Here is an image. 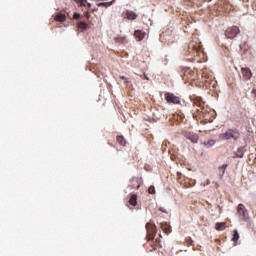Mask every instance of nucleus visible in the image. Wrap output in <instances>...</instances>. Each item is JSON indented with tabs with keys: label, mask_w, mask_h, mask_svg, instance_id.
<instances>
[{
	"label": "nucleus",
	"mask_w": 256,
	"mask_h": 256,
	"mask_svg": "<svg viewBox=\"0 0 256 256\" xmlns=\"http://www.w3.org/2000/svg\"><path fill=\"white\" fill-rule=\"evenodd\" d=\"M55 21H58L59 23H65V21H67V15L58 13L55 16Z\"/></svg>",
	"instance_id": "obj_16"
},
{
	"label": "nucleus",
	"mask_w": 256,
	"mask_h": 256,
	"mask_svg": "<svg viewBox=\"0 0 256 256\" xmlns=\"http://www.w3.org/2000/svg\"><path fill=\"white\" fill-rule=\"evenodd\" d=\"M116 141L117 143H119V145H121L122 147H125V145H127V141L125 140V138L123 136H117L116 137Z\"/></svg>",
	"instance_id": "obj_18"
},
{
	"label": "nucleus",
	"mask_w": 256,
	"mask_h": 256,
	"mask_svg": "<svg viewBox=\"0 0 256 256\" xmlns=\"http://www.w3.org/2000/svg\"><path fill=\"white\" fill-rule=\"evenodd\" d=\"M182 79L184 81H191L196 83V85H205L207 89H215L217 86V81L215 80V76H213V72L209 71L207 68L201 71V75L197 73V70H191V68H184L181 72Z\"/></svg>",
	"instance_id": "obj_1"
},
{
	"label": "nucleus",
	"mask_w": 256,
	"mask_h": 256,
	"mask_svg": "<svg viewBox=\"0 0 256 256\" xmlns=\"http://www.w3.org/2000/svg\"><path fill=\"white\" fill-rule=\"evenodd\" d=\"M184 137L189 139L192 143H197V141H199V135L193 132H185Z\"/></svg>",
	"instance_id": "obj_10"
},
{
	"label": "nucleus",
	"mask_w": 256,
	"mask_h": 256,
	"mask_svg": "<svg viewBox=\"0 0 256 256\" xmlns=\"http://www.w3.org/2000/svg\"><path fill=\"white\" fill-rule=\"evenodd\" d=\"M241 73L243 76L244 81H249L251 77H253V72H251V69L249 68H241Z\"/></svg>",
	"instance_id": "obj_11"
},
{
	"label": "nucleus",
	"mask_w": 256,
	"mask_h": 256,
	"mask_svg": "<svg viewBox=\"0 0 256 256\" xmlns=\"http://www.w3.org/2000/svg\"><path fill=\"white\" fill-rule=\"evenodd\" d=\"M219 139L223 141H239L241 139V132L237 128H229L226 132L219 134Z\"/></svg>",
	"instance_id": "obj_5"
},
{
	"label": "nucleus",
	"mask_w": 256,
	"mask_h": 256,
	"mask_svg": "<svg viewBox=\"0 0 256 256\" xmlns=\"http://www.w3.org/2000/svg\"><path fill=\"white\" fill-rule=\"evenodd\" d=\"M146 231V239L149 241V246L152 247L153 250L157 249V247H161V239H155V236L157 235V227L155 224L148 222L146 224ZM153 239H155V241H153Z\"/></svg>",
	"instance_id": "obj_4"
},
{
	"label": "nucleus",
	"mask_w": 256,
	"mask_h": 256,
	"mask_svg": "<svg viewBox=\"0 0 256 256\" xmlns=\"http://www.w3.org/2000/svg\"><path fill=\"white\" fill-rule=\"evenodd\" d=\"M244 151H243V147H239L236 151V157H238L239 159H242L243 155H244Z\"/></svg>",
	"instance_id": "obj_21"
},
{
	"label": "nucleus",
	"mask_w": 256,
	"mask_h": 256,
	"mask_svg": "<svg viewBox=\"0 0 256 256\" xmlns=\"http://www.w3.org/2000/svg\"><path fill=\"white\" fill-rule=\"evenodd\" d=\"M237 216L241 221H249V211L243 204H238L237 206Z\"/></svg>",
	"instance_id": "obj_7"
},
{
	"label": "nucleus",
	"mask_w": 256,
	"mask_h": 256,
	"mask_svg": "<svg viewBox=\"0 0 256 256\" xmlns=\"http://www.w3.org/2000/svg\"><path fill=\"white\" fill-rule=\"evenodd\" d=\"M160 227L165 233H171V226L167 222L161 223Z\"/></svg>",
	"instance_id": "obj_17"
},
{
	"label": "nucleus",
	"mask_w": 256,
	"mask_h": 256,
	"mask_svg": "<svg viewBox=\"0 0 256 256\" xmlns=\"http://www.w3.org/2000/svg\"><path fill=\"white\" fill-rule=\"evenodd\" d=\"M120 79H122V81H124V83L126 85H129V78L125 77V76H120Z\"/></svg>",
	"instance_id": "obj_26"
},
{
	"label": "nucleus",
	"mask_w": 256,
	"mask_h": 256,
	"mask_svg": "<svg viewBox=\"0 0 256 256\" xmlns=\"http://www.w3.org/2000/svg\"><path fill=\"white\" fill-rule=\"evenodd\" d=\"M128 203L129 209H135V207H137V194H129Z\"/></svg>",
	"instance_id": "obj_12"
},
{
	"label": "nucleus",
	"mask_w": 256,
	"mask_h": 256,
	"mask_svg": "<svg viewBox=\"0 0 256 256\" xmlns=\"http://www.w3.org/2000/svg\"><path fill=\"white\" fill-rule=\"evenodd\" d=\"M190 99L193 103V106L196 107V111L193 113L194 119H204V121L209 122L213 121L215 111L205 106V102L201 97L191 96Z\"/></svg>",
	"instance_id": "obj_3"
},
{
	"label": "nucleus",
	"mask_w": 256,
	"mask_h": 256,
	"mask_svg": "<svg viewBox=\"0 0 256 256\" xmlns=\"http://www.w3.org/2000/svg\"><path fill=\"white\" fill-rule=\"evenodd\" d=\"M227 167H228L227 164H223L222 166L219 167V175H220V177H223V175H225V171H226Z\"/></svg>",
	"instance_id": "obj_20"
},
{
	"label": "nucleus",
	"mask_w": 256,
	"mask_h": 256,
	"mask_svg": "<svg viewBox=\"0 0 256 256\" xmlns=\"http://www.w3.org/2000/svg\"><path fill=\"white\" fill-rule=\"evenodd\" d=\"M181 172H177V177H178V179H181Z\"/></svg>",
	"instance_id": "obj_30"
},
{
	"label": "nucleus",
	"mask_w": 256,
	"mask_h": 256,
	"mask_svg": "<svg viewBox=\"0 0 256 256\" xmlns=\"http://www.w3.org/2000/svg\"><path fill=\"white\" fill-rule=\"evenodd\" d=\"M184 57L194 63H203V61H206L203 46H201L197 35L193 34L191 41L184 47Z\"/></svg>",
	"instance_id": "obj_2"
},
{
	"label": "nucleus",
	"mask_w": 256,
	"mask_h": 256,
	"mask_svg": "<svg viewBox=\"0 0 256 256\" xmlns=\"http://www.w3.org/2000/svg\"><path fill=\"white\" fill-rule=\"evenodd\" d=\"M195 186V181H192V183L190 184V187Z\"/></svg>",
	"instance_id": "obj_32"
},
{
	"label": "nucleus",
	"mask_w": 256,
	"mask_h": 256,
	"mask_svg": "<svg viewBox=\"0 0 256 256\" xmlns=\"http://www.w3.org/2000/svg\"><path fill=\"white\" fill-rule=\"evenodd\" d=\"M232 241H234L235 243L239 241V232L237 230H234Z\"/></svg>",
	"instance_id": "obj_24"
},
{
	"label": "nucleus",
	"mask_w": 256,
	"mask_h": 256,
	"mask_svg": "<svg viewBox=\"0 0 256 256\" xmlns=\"http://www.w3.org/2000/svg\"><path fill=\"white\" fill-rule=\"evenodd\" d=\"M134 37L136 41H143V39H145V32L142 30H136L134 32Z\"/></svg>",
	"instance_id": "obj_14"
},
{
	"label": "nucleus",
	"mask_w": 256,
	"mask_h": 256,
	"mask_svg": "<svg viewBox=\"0 0 256 256\" xmlns=\"http://www.w3.org/2000/svg\"><path fill=\"white\" fill-rule=\"evenodd\" d=\"M185 241L187 245H191V246L195 245L191 237H187Z\"/></svg>",
	"instance_id": "obj_25"
},
{
	"label": "nucleus",
	"mask_w": 256,
	"mask_h": 256,
	"mask_svg": "<svg viewBox=\"0 0 256 256\" xmlns=\"http://www.w3.org/2000/svg\"><path fill=\"white\" fill-rule=\"evenodd\" d=\"M164 99L169 105H181V98L171 92L164 93Z\"/></svg>",
	"instance_id": "obj_6"
},
{
	"label": "nucleus",
	"mask_w": 256,
	"mask_h": 256,
	"mask_svg": "<svg viewBox=\"0 0 256 256\" xmlns=\"http://www.w3.org/2000/svg\"><path fill=\"white\" fill-rule=\"evenodd\" d=\"M148 192L150 193V195L155 194V186H150Z\"/></svg>",
	"instance_id": "obj_27"
},
{
	"label": "nucleus",
	"mask_w": 256,
	"mask_h": 256,
	"mask_svg": "<svg viewBox=\"0 0 256 256\" xmlns=\"http://www.w3.org/2000/svg\"><path fill=\"white\" fill-rule=\"evenodd\" d=\"M159 211H161L162 213H169V211H166L163 207H160Z\"/></svg>",
	"instance_id": "obj_29"
},
{
	"label": "nucleus",
	"mask_w": 256,
	"mask_h": 256,
	"mask_svg": "<svg viewBox=\"0 0 256 256\" xmlns=\"http://www.w3.org/2000/svg\"><path fill=\"white\" fill-rule=\"evenodd\" d=\"M225 227V222H217L215 225L216 231H224Z\"/></svg>",
	"instance_id": "obj_19"
},
{
	"label": "nucleus",
	"mask_w": 256,
	"mask_h": 256,
	"mask_svg": "<svg viewBox=\"0 0 256 256\" xmlns=\"http://www.w3.org/2000/svg\"><path fill=\"white\" fill-rule=\"evenodd\" d=\"M113 2H100L97 4L98 7H110Z\"/></svg>",
	"instance_id": "obj_23"
},
{
	"label": "nucleus",
	"mask_w": 256,
	"mask_h": 256,
	"mask_svg": "<svg viewBox=\"0 0 256 256\" xmlns=\"http://www.w3.org/2000/svg\"><path fill=\"white\" fill-rule=\"evenodd\" d=\"M239 33H241V30L239 29V27L232 26L225 31V36L227 37V39H235V37H237Z\"/></svg>",
	"instance_id": "obj_8"
},
{
	"label": "nucleus",
	"mask_w": 256,
	"mask_h": 256,
	"mask_svg": "<svg viewBox=\"0 0 256 256\" xmlns=\"http://www.w3.org/2000/svg\"><path fill=\"white\" fill-rule=\"evenodd\" d=\"M209 143H210L211 145H213V144L215 143V141L210 140Z\"/></svg>",
	"instance_id": "obj_33"
},
{
	"label": "nucleus",
	"mask_w": 256,
	"mask_h": 256,
	"mask_svg": "<svg viewBox=\"0 0 256 256\" xmlns=\"http://www.w3.org/2000/svg\"><path fill=\"white\" fill-rule=\"evenodd\" d=\"M73 19H81V14H79V13H74V15H73Z\"/></svg>",
	"instance_id": "obj_28"
},
{
	"label": "nucleus",
	"mask_w": 256,
	"mask_h": 256,
	"mask_svg": "<svg viewBox=\"0 0 256 256\" xmlns=\"http://www.w3.org/2000/svg\"><path fill=\"white\" fill-rule=\"evenodd\" d=\"M79 7H85V9H91V3L87 2V0H74Z\"/></svg>",
	"instance_id": "obj_15"
},
{
	"label": "nucleus",
	"mask_w": 256,
	"mask_h": 256,
	"mask_svg": "<svg viewBox=\"0 0 256 256\" xmlns=\"http://www.w3.org/2000/svg\"><path fill=\"white\" fill-rule=\"evenodd\" d=\"M143 79H146V81H149V77H147V75H144Z\"/></svg>",
	"instance_id": "obj_31"
},
{
	"label": "nucleus",
	"mask_w": 256,
	"mask_h": 256,
	"mask_svg": "<svg viewBox=\"0 0 256 256\" xmlns=\"http://www.w3.org/2000/svg\"><path fill=\"white\" fill-rule=\"evenodd\" d=\"M88 25L86 22H79L78 23V29H82V31H85L87 29Z\"/></svg>",
	"instance_id": "obj_22"
},
{
	"label": "nucleus",
	"mask_w": 256,
	"mask_h": 256,
	"mask_svg": "<svg viewBox=\"0 0 256 256\" xmlns=\"http://www.w3.org/2000/svg\"><path fill=\"white\" fill-rule=\"evenodd\" d=\"M129 189H139L141 187V179L133 178L128 185Z\"/></svg>",
	"instance_id": "obj_13"
},
{
	"label": "nucleus",
	"mask_w": 256,
	"mask_h": 256,
	"mask_svg": "<svg viewBox=\"0 0 256 256\" xmlns=\"http://www.w3.org/2000/svg\"><path fill=\"white\" fill-rule=\"evenodd\" d=\"M122 17L129 19L130 21H135V19H137V14L131 10H125L122 13Z\"/></svg>",
	"instance_id": "obj_9"
}]
</instances>
